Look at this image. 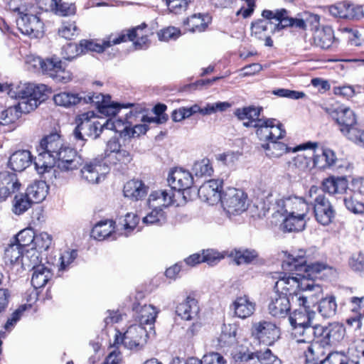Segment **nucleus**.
I'll list each match as a JSON object with an SVG mask.
<instances>
[{
  "instance_id": "nucleus-1",
  "label": "nucleus",
  "mask_w": 364,
  "mask_h": 364,
  "mask_svg": "<svg viewBox=\"0 0 364 364\" xmlns=\"http://www.w3.org/2000/svg\"><path fill=\"white\" fill-rule=\"evenodd\" d=\"M48 90L46 85L25 82L11 85L8 94L11 97L19 100L17 107L21 112L26 114L34 110L47 99Z\"/></svg>"
},
{
  "instance_id": "nucleus-2",
  "label": "nucleus",
  "mask_w": 364,
  "mask_h": 364,
  "mask_svg": "<svg viewBox=\"0 0 364 364\" xmlns=\"http://www.w3.org/2000/svg\"><path fill=\"white\" fill-rule=\"evenodd\" d=\"M303 290L305 295H295L299 309L294 310L289 316V321L291 328H298L314 322L316 313L309 309V306L307 304L311 302L314 303V297L318 296L322 293V288L320 285L316 284L314 281L303 284L301 282Z\"/></svg>"
},
{
  "instance_id": "nucleus-3",
  "label": "nucleus",
  "mask_w": 364,
  "mask_h": 364,
  "mask_svg": "<svg viewBox=\"0 0 364 364\" xmlns=\"http://www.w3.org/2000/svg\"><path fill=\"white\" fill-rule=\"evenodd\" d=\"M321 325L314 324V322L298 328H291V336L296 339L298 345L306 344V350L304 354L306 360H318V354L323 353L320 343Z\"/></svg>"
},
{
  "instance_id": "nucleus-4",
  "label": "nucleus",
  "mask_w": 364,
  "mask_h": 364,
  "mask_svg": "<svg viewBox=\"0 0 364 364\" xmlns=\"http://www.w3.org/2000/svg\"><path fill=\"white\" fill-rule=\"evenodd\" d=\"M63 140L57 133L45 136L40 143L42 150L35 158L33 164L38 173L49 171L55 166V156L65 146Z\"/></svg>"
},
{
  "instance_id": "nucleus-5",
  "label": "nucleus",
  "mask_w": 364,
  "mask_h": 364,
  "mask_svg": "<svg viewBox=\"0 0 364 364\" xmlns=\"http://www.w3.org/2000/svg\"><path fill=\"white\" fill-rule=\"evenodd\" d=\"M306 252L299 250L297 252L289 254L287 259L282 262V269L287 272H296V274L307 280H313L322 271L331 269L326 264L316 262L307 264L305 258Z\"/></svg>"
},
{
  "instance_id": "nucleus-6",
  "label": "nucleus",
  "mask_w": 364,
  "mask_h": 364,
  "mask_svg": "<svg viewBox=\"0 0 364 364\" xmlns=\"http://www.w3.org/2000/svg\"><path fill=\"white\" fill-rule=\"evenodd\" d=\"M333 118L339 126V130L347 139L364 148V130L358 128L356 116L350 108L338 107Z\"/></svg>"
},
{
  "instance_id": "nucleus-7",
  "label": "nucleus",
  "mask_w": 364,
  "mask_h": 364,
  "mask_svg": "<svg viewBox=\"0 0 364 364\" xmlns=\"http://www.w3.org/2000/svg\"><path fill=\"white\" fill-rule=\"evenodd\" d=\"M95 114L93 112L84 113L76 119V127L73 130V134L75 139L80 142V146H83L87 138L93 139L97 138L103 130V124L97 120L92 118Z\"/></svg>"
},
{
  "instance_id": "nucleus-8",
  "label": "nucleus",
  "mask_w": 364,
  "mask_h": 364,
  "mask_svg": "<svg viewBox=\"0 0 364 364\" xmlns=\"http://www.w3.org/2000/svg\"><path fill=\"white\" fill-rule=\"evenodd\" d=\"M247 194L242 190L228 188L223 193L222 205L228 215H240L247 208Z\"/></svg>"
},
{
  "instance_id": "nucleus-9",
  "label": "nucleus",
  "mask_w": 364,
  "mask_h": 364,
  "mask_svg": "<svg viewBox=\"0 0 364 364\" xmlns=\"http://www.w3.org/2000/svg\"><path fill=\"white\" fill-rule=\"evenodd\" d=\"M146 27V25L145 23H142L141 25L132 30L127 31V33L126 34L121 33L117 38H114L112 39L110 38L108 41H104L102 45L95 43L91 41L82 40L80 41V46L83 48L84 53L86 50L102 53L105 50V48H109L111 46L125 42L127 40L133 41L139 36L137 31L139 30H142Z\"/></svg>"
},
{
  "instance_id": "nucleus-10",
  "label": "nucleus",
  "mask_w": 364,
  "mask_h": 364,
  "mask_svg": "<svg viewBox=\"0 0 364 364\" xmlns=\"http://www.w3.org/2000/svg\"><path fill=\"white\" fill-rule=\"evenodd\" d=\"M151 333L144 326L132 325L121 337V341L125 348L139 350L145 346Z\"/></svg>"
},
{
  "instance_id": "nucleus-11",
  "label": "nucleus",
  "mask_w": 364,
  "mask_h": 364,
  "mask_svg": "<svg viewBox=\"0 0 364 364\" xmlns=\"http://www.w3.org/2000/svg\"><path fill=\"white\" fill-rule=\"evenodd\" d=\"M132 159L133 155L131 152L122 148L116 140L111 139L108 141L105 151L104 165H127L132 161Z\"/></svg>"
},
{
  "instance_id": "nucleus-12",
  "label": "nucleus",
  "mask_w": 364,
  "mask_h": 364,
  "mask_svg": "<svg viewBox=\"0 0 364 364\" xmlns=\"http://www.w3.org/2000/svg\"><path fill=\"white\" fill-rule=\"evenodd\" d=\"M17 26L23 34L33 38H38L43 33V23L37 15L25 11H20L18 18Z\"/></svg>"
},
{
  "instance_id": "nucleus-13",
  "label": "nucleus",
  "mask_w": 364,
  "mask_h": 364,
  "mask_svg": "<svg viewBox=\"0 0 364 364\" xmlns=\"http://www.w3.org/2000/svg\"><path fill=\"white\" fill-rule=\"evenodd\" d=\"M167 181L171 190L177 191L178 193L182 191L183 198L187 200L185 193L191 188L193 183V177L189 171L181 168H176L168 173Z\"/></svg>"
},
{
  "instance_id": "nucleus-14",
  "label": "nucleus",
  "mask_w": 364,
  "mask_h": 364,
  "mask_svg": "<svg viewBox=\"0 0 364 364\" xmlns=\"http://www.w3.org/2000/svg\"><path fill=\"white\" fill-rule=\"evenodd\" d=\"M313 210L316 220L322 225L331 223L336 215L332 204L324 195H318L316 197Z\"/></svg>"
},
{
  "instance_id": "nucleus-15",
  "label": "nucleus",
  "mask_w": 364,
  "mask_h": 364,
  "mask_svg": "<svg viewBox=\"0 0 364 364\" xmlns=\"http://www.w3.org/2000/svg\"><path fill=\"white\" fill-rule=\"evenodd\" d=\"M55 166L62 171L77 169L82 164V160L73 148L65 145L57 155H54Z\"/></svg>"
},
{
  "instance_id": "nucleus-16",
  "label": "nucleus",
  "mask_w": 364,
  "mask_h": 364,
  "mask_svg": "<svg viewBox=\"0 0 364 364\" xmlns=\"http://www.w3.org/2000/svg\"><path fill=\"white\" fill-rule=\"evenodd\" d=\"M223 181L212 179L205 182L198 190L199 198L210 205H215L222 201V188Z\"/></svg>"
},
{
  "instance_id": "nucleus-17",
  "label": "nucleus",
  "mask_w": 364,
  "mask_h": 364,
  "mask_svg": "<svg viewBox=\"0 0 364 364\" xmlns=\"http://www.w3.org/2000/svg\"><path fill=\"white\" fill-rule=\"evenodd\" d=\"M284 215H292L306 218L309 211V205L302 198L289 196L281 199L277 203Z\"/></svg>"
},
{
  "instance_id": "nucleus-18",
  "label": "nucleus",
  "mask_w": 364,
  "mask_h": 364,
  "mask_svg": "<svg viewBox=\"0 0 364 364\" xmlns=\"http://www.w3.org/2000/svg\"><path fill=\"white\" fill-rule=\"evenodd\" d=\"M253 333L267 345H272L279 338V330L270 321H262L253 325Z\"/></svg>"
},
{
  "instance_id": "nucleus-19",
  "label": "nucleus",
  "mask_w": 364,
  "mask_h": 364,
  "mask_svg": "<svg viewBox=\"0 0 364 364\" xmlns=\"http://www.w3.org/2000/svg\"><path fill=\"white\" fill-rule=\"evenodd\" d=\"M107 168L102 161L95 159L86 164L81 169L82 178L88 183H98L101 178H104Z\"/></svg>"
},
{
  "instance_id": "nucleus-20",
  "label": "nucleus",
  "mask_w": 364,
  "mask_h": 364,
  "mask_svg": "<svg viewBox=\"0 0 364 364\" xmlns=\"http://www.w3.org/2000/svg\"><path fill=\"white\" fill-rule=\"evenodd\" d=\"M21 187L17 176L14 173L3 171L0 173V203L12 193L17 192Z\"/></svg>"
},
{
  "instance_id": "nucleus-21",
  "label": "nucleus",
  "mask_w": 364,
  "mask_h": 364,
  "mask_svg": "<svg viewBox=\"0 0 364 364\" xmlns=\"http://www.w3.org/2000/svg\"><path fill=\"white\" fill-rule=\"evenodd\" d=\"M316 146V144H312L311 142H308L304 144L299 145L291 149L290 147H288L285 144L282 142H279L277 141H272L268 143L264 144L262 145V147L267 151V155L270 157H279L283 154L293 151L296 152L300 150H306L307 148H314Z\"/></svg>"
},
{
  "instance_id": "nucleus-22",
  "label": "nucleus",
  "mask_w": 364,
  "mask_h": 364,
  "mask_svg": "<svg viewBox=\"0 0 364 364\" xmlns=\"http://www.w3.org/2000/svg\"><path fill=\"white\" fill-rule=\"evenodd\" d=\"M291 309L289 298L288 296L279 292H274L271 296L268 306L269 314L274 317L284 318L289 312Z\"/></svg>"
},
{
  "instance_id": "nucleus-23",
  "label": "nucleus",
  "mask_w": 364,
  "mask_h": 364,
  "mask_svg": "<svg viewBox=\"0 0 364 364\" xmlns=\"http://www.w3.org/2000/svg\"><path fill=\"white\" fill-rule=\"evenodd\" d=\"M289 276H284L279 279V280L276 282L274 288L276 289L275 292H279V294L289 295L292 296V299L295 297L296 290L299 287L300 279H304L300 276L296 274V273H293V272H289ZM298 296L301 295L300 294H297Z\"/></svg>"
},
{
  "instance_id": "nucleus-24",
  "label": "nucleus",
  "mask_w": 364,
  "mask_h": 364,
  "mask_svg": "<svg viewBox=\"0 0 364 364\" xmlns=\"http://www.w3.org/2000/svg\"><path fill=\"white\" fill-rule=\"evenodd\" d=\"M200 308L198 301L192 296H187L180 303L176 309V314L186 321H196L198 318Z\"/></svg>"
},
{
  "instance_id": "nucleus-25",
  "label": "nucleus",
  "mask_w": 364,
  "mask_h": 364,
  "mask_svg": "<svg viewBox=\"0 0 364 364\" xmlns=\"http://www.w3.org/2000/svg\"><path fill=\"white\" fill-rule=\"evenodd\" d=\"M344 334L345 328L339 323H332L327 326H321L320 343L323 346L330 345L332 343L341 340Z\"/></svg>"
},
{
  "instance_id": "nucleus-26",
  "label": "nucleus",
  "mask_w": 364,
  "mask_h": 364,
  "mask_svg": "<svg viewBox=\"0 0 364 364\" xmlns=\"http://www.w3.org/2000/svg\"><path fill=\"white\" fill-rule=\"evenodd\" d=\"M175 203V193L171 189L158 190L151 193L148 203L150 208H166Z\"/></svg>"
},
{
  "instance_id": "nucleus-27",
  "label": "nucleus",
  "mask_w": 364,
  "mask_h": 364,
  "mask_svg": "<svg viewBox=\"0 0 364 364\" xmlns=\"http://www.w3.org/2000/svg\"><path fill=\"white\" fill-rule=\"evenodd\" d=\"M313 44L321 49L327 50L336 42L333 30L326 26L314 31L312 37Z\"/></svg>"
},
{
  "instance_id": "nucleus-28",
  "label": "nucleus",
  "mask_w": 364,
  "mask_h": 364,
  "mask_svg": "<svg viewBox=\"0 0 364 364\" xmlns=\"http://www.w3.org/2000/svg\"><path fill=\"white\" fill-rule=\"evenodd\" d=\"M33 161V156L28 150H18L9 157L8 166L14 171L21 172L28 168Z\"/></svg>"
},
{
  "instance_id": "nucleus-29",
  "label": "nucleus",
  "mask_w": 364,
  "mask_h": 364,
  "mask_svg": "<svg viewBox=\"0 0 364 364\" xmlns=\"http://www.w3.org/2000/svg\"><path fill=\"white\" fill-rule=\"evenodd\" d=\"M262 107H256L254 106H248L235 109L234 114L240 120H245L243 125L245 127H254V124H257V121H260Z\"/></svg>"
},
{
  "instance_id": "nucleus-30",
  "label": "nucleus",
  "mask_w": 364,
  "mask_h": 364,
  "mask_svg": "<svg viewBox=\"0 0 364 364\" xmlns=\"http://www.w3.org/2000/svg\"><path fill=\"white\" fill-rule=\"evenodd\" d=\"M134 115L133 112L130 111L125 114L124 119H109L103 124V129L113 130L118 132L121 136H127L130 134V127L132 125L131 121L132 117Z\"/></svg>"
},
{
  "instance_id": "nucleus-31",
  "label": "nucleus",
  "mask_w": 364,
  "mask_h": 364,
  "mask_svg": "<svg viewBox=\"0 0 364 364\" xmlns=\"http://www.w3.org/2000/svg\"><path fill=\"white\" fill-rule=\"evenodd\" d=\"M134 309L136 312V319L139 322V325L141 326H144V325H149L150 333H153V334H154L155 332L152 326L155 322L156 317L158 314L156 308L151 304H145L140 307L135 306Z\"/></svg>"
},
{
  "instance_id": "nucleus-32",
  "label": "nucleus",
  "mask_w": 364,
  "mask_h": 364,
  "mask_svg": "<svg viewBox=\"0 0 364 364\" xmlns=\"http://www.w3.org/2000/svg\"><path fill=\"white\" fill-rule=\"evenodd\" d=\"M232 306L235 315L242 319L250 317L255 311V303L247 295L237 296Z\"/></svg>"
},
{
  "instance_id": "nucleus-33",
  "label": "nucleus",
  "mask_w": 364,
  "mask_h": 364,
  "mask_svg": "<svg viewBox=\"0 0 364 364\" xmlns=\"http://www.w3.org/2000/svg\"><path fill=\"white\" fill-rule=\"evenodd\" d=\"M146 186L140 180H131L127 181L124 186V195L134 200H139L144 198L148 193Z\"/></svg>"
},
{
  "instance_id": "nucleus-34",
  "label": "nucleus",
  "mask_w": 364,
  "mask_h": 364,
  "mask_svg": "<svg viewBox=\"0 0 364 364\" xmlns=\"http://www.w3.org/2000/svg\"><path fill=\"white\" fill-rule=\"evenodd\" d=\"M39 7L46 11H53L60 16H69L75 12L73 4L62 2L61 0H45L44 2L39 3Z\"/></svg>"
},
{
  "instance_id": "nucleus-35",
  "label": "nucleus",
  "mask_w": 364,
  "mask_h": 364,
  "mask_svg": "<svg viewBox=\"0 0 364 364\" xmlns=\"http://www.w3.org/2000/svg\"><path fill=\"white\" fill-rule=\"evenodd\" d=\"M348 188V181L344 177L331 176L322 182V190L329 194L344 193Z\"/></svg>"
},
{
  "instance_id": "nucleus-36",
  "label": "nucleus",
  "mask_w": 364,
  "mask_h": 364,
  "mask_svg": "<svg viewBox=\"0 0 364 364\" xmlns=\"http://www.w3.org/2000/svg\"><path fill=\"white\" fill-rule=\"evenodd\" d=\"M46 184L43 181H36L28 186L25 193L33 203H38L43 201L47 195Z\"/></svg>"
},
{
  "instance_id": "nucleus-37",
  "label": "nucleus",
  "mask_w": 364,
  "mask_h": 364,
  "mask_svg": "<svg viewBox=\"0 0 364 364\" xmlns=\"http://www.w3.org/2000/svg\"><path fill=\"white\" fill-rule=\"evenodd\" d=\"M312 158L313 156L311 155V151L299 154L293 159L292 161L289 163V166L298 173L309 171L314 168Z\"/></svg>"
},
{
  "instance_id": "nucleus-38",
  "label": "nucleus",
  "mask_w": 364,
  "mask_h": 364,
  "mask_svg": "<svg viewBox=\"0 0 364 364\" xmlns=\"http://www.w3.org/2000/svg\"><path fill=\"white\" fill-rule=\"evenodd\" d=\"M53 100L58 106L69 107L82 103V93L62 92L55 95Z\"/></svg>"
},
{
  "instance_id": "nucleus-39",
  "label": "nucleus",
  "mask_w": 364,
  "mask_h": 364,
  "mask_svg": "<svg viewBox=\"0 0 364 364\" xmlns=\"http://www.w3.org/2000/svg\"><path fill=\"white\" fill-rule=\"evenodd\" d=\"M306 218L292 215H285V218L281 225L284 232H299L304 229Z\"/></svg>"
},
{
  "instance_id": "nucleus-40",
  "label": "nucleus",
  "mask_w": 364,
  "mask_h": 364,
  "mask_svg": "<svg viewBox=\"0 0 364 364\" xmlns=\"http://www.w3.org/2000/svg\"><path fill=\"white\" fill-rule=\"evenodd\" d=\"M114 230L112 220H105L97 223L92 230V237L98 240H103L112 235Z\"/></svg>"
},
{
  "instance_id": "nucleus-41",
  "label": "nucleus",
  "mask_w": 364,
  "mask_h": 364,
  "mask_svg": "<svg viewBox=\"0 0 364 364\" xmlns=\"http://www.w3.org/2000/svg\"><path fill=\"white\" fill-rule=\"evenodd\" d=\"M277 119L274 118L262 117L260 121H257V124H254L256 134L259 139L262 141H270L272 125L276 122Z\"/></svg>"
},
{
  "instance_id": "nucleus-42",
  "label": "nucleus",
  "mask_w": 364,
  "mask_h": 364,
  "mask_svg": "<svg viewBox=\"0 0 364 364\" xmlns=\"http://www.w3.org/2000/svg\"><path fill=\"white\" fill-rule=\"evenodd\" d=\"M33 275L31 277V284L35 289L44 287L50 279L51 274L50 270L44 265L36 267L33 269Z\"/></svg>"
},
{
  "instance_id": "nucleus-43",
  "label": "nucleus",
  "mask_w": 364,
  "mask_h": 364,
  "mask_svg": "<svg viewBox=\"0 0 364 364\" xmlns=\"http://www.w3.org/2000/svg\"><path fill=\"white\" fill-rule=\"evenodd\" d=\"M33 203L26 193L17 194L12 201V212L16 215H21L27 211Z\"/></svg>"
},
{
  "instance_id": "nucleus-44",
  "label": "nucleus",
  "mask_w": 364,
  "mask_h": 364,
  "mask_svg": "<svg viewBox=\"0 0 364 364\" xmlns=\"http://www.w3.org/2000/svg\"><path fill=\"white\" fill-rule=\"evenodd\" d=\"M360 194L358 193H346L343 198L346 208L354 214L364 213V203L359 201L358 198Z\"/></svg>"
},
{
  "instance_id": "nucleus-45",
  "label": "nucleus",
  "mask_w": 364,
  "mask_h": 364,
  "mask_svg": "<svg viewBox=\"0 0 364 364\" xmlns=\"http://www.w3.org/2000/svg\"><path fill=\"white\" fill-rule=\"evenodd\" d=\"M237 328L234 325H224L222 333L219 337L220 345L224 346H232L237 343Z\"/></svg>"
},
{
  "instance_id": "nucleus-46",
  "label": "nucleus",
  "mask_w": 364,
  "mask_h": 364,
  "mask_svg": "<svg viewBox=\"0 0 364 364\" xmlns=\"http://www.w3.org/2000/svg\"><path fill=\"white\" fill-rule=\"evenodd\" d=\"M207 22L200 14H193L184 21L186 29L191 32H202L207 27Z\"/></svg>"
},
{
  "instance_id": "nucleus-47",
  "label": "nucleus",
  "mask_w": 364,
  "mask_h": 364,
  "mask_svg": "<svg viewBox=\"0 0 364 364\" xmlns=\"http://www.w3.org/2000/svg\"><path fill=\"white\" fill-rule=\"evenodd\" d=\"M337 304L333 296L322 299L318 305V311L324 318H331L336 315Z\"/></svg>"
},
{
  "instance_id": "nucleus-48",
  "label": "nucleus",
  "mask_w": 364,
  "mask_h": 364,
  "mask_svg": "<svg viewBox=\"0 0 364 364\" xmlns=\"http://www.w3.org/2000/svg\"><path fill=\"white\" fill-rule=\"evenodd\" d=\"M21 113L17 105L10 107L1 112L0 114V131L6 132V129H2V127L14 123L19 118Z\"/></svg>"
},
{
  "instance_id": "nucleus-49",
  "label": "nucleus",
  "mask_w": 364,
  "mask_h": 364,
  "mask_svg": "<svg viewBox=\"0 0 364 364\" xmlns=\"http://www.w3.org/2000/svg\"><path fill=\"white\" fill-rule=\"evenodd\" d=\"M23 255L22 247L19 245L11 244L5 250L4 259L6 263H10L11 264L18 263L19 261L22 263Z\"/></svg>"
},
{
  "instance_id": "nucleus-50",
  "label": "nucleus",
  "mask_w": 364,
  "mask_h": 364,
  "mask_svg": "<svg viewBox=\"0 0 364 364\" xmlns=\"http://www.w3.org/2000/svg\"><path fill=\"white\" fill-rule=\"evenodd\" d=\"M274 21L269 22L267 20L259 19L252 22L251 25L252 35L259 39H263L265 34L272 33L270 28H272L271 24L272 25Z\"/></svg>"
},
{
  "instance_id": "nucleus-51",
  "label": "nucleus",
  "mask_w": 364,
  "mask_h": 364,
  "mask_svg": "<svg viewBox=\"0 0 364 364\" xmlns=\"http://www.w3.org/2000/svg\"><path fill=\"white\" fill-rule=\"evenodd\" d=\"M41 262L40 252L33 247H31L29 250H26L22 257V265L28 268L31 267L32 269H35L37 266L41 265Z\"/></svg>"
},
{
  "instance_id": "nucleus-52",
  "label": "nucleus",
  "mask_w": 364,
  "mask_h": 364,
  "mask_svg": "<svg viewBox=\"0 0 364 364\" xmlns=\"http://www.w3.org/2000/svg\"><path fill=\"white\" fill-rule=\"evenodd\" d=\"M323 354H318V360H308L309 362H318V364H348L347 358L342 353L338 352L330 353L324 358H321V355Z\"/></svg>"
},
{
  "instance_id": "nucleus-53",
  "label": "nucleus",
  "mask_w": 364,
  "mask_h": 364,
  "mask_svg": "<svg viewBox=\"0 0 364 364\" xmlns=\"http://www.w3.org/2000/svg\"><path fill=\"white\" fill-rule=\"evenodd\" d=\"M278 21L271 24L272 32H276L287 26H292L293 18L288 16V11L284 9L278 10Z\"/></svg>"
},
{
  "instance_id": "nucleus-54",
  "label": "nucleus",
  "mask_w": 364,
  "mask_h": 364,
  "mask_svg": "<svg viewBox=\"0 0 364 364\" xmlns=\"http://www.w3.org/2000/svg\"><path fill=\"white\" fill-rule=\"evenodd\" d=\"M257 362L259 364H282V360L269 348L257 351Z\"/></svg>"
},
{
  "instance_id": "nucleus-55",
  "label": "nucleus",
  "mask_w": 364,
  "mask_h": 364,
  "mask_svg": "<svg viewBox=\"0 0 364 364\" xmlns=\"http://www.w3.org/2000/svg\"><path fill=\"white\" fill-rule=\"evenodd\" d=\"M192 171L196 176L198 177L210 176L213 172V169L208 159H203L194 163Z\"/></svg>"
},
{
  "instance_id": "nucleus-56",
  "label": "nucleus",
  "mask_w": 364,
  "mask_h": 364,
  "mask_svg": "<svg viewBox=\"0 0 364 364\" xmlns=\"http://www.w3.org/2000/svg\"><path fill=\"white\" fill-rule=\"evenodd\" d=\"M131 104L121 105L111 102L109 95H107V100L100 107L99 112L107 116H114L121 107H128Z\"/></svg>"
},
{
  "instance_id": "nucleus-57",
  "label": "nucleus",
  "mask_w": 364,
  "mask_h": 364,
  "mask_svg": "<svg viewBox=\"0 0 364 364\" xmlns=\"http://www.w3.org/2000/svg\"><path fill=\"white\" fill-rule=\"evenodd\" d=\"M52 243V237L47 232H41L35 235L33 242V248L39 251H46Z\"/></svg>"
},
{
  "instance_id": "nucleus-58",
  "label": "nucleus",
  "mask_w": 364,
  "mask_h": 364,
  "mask_svg": "<svg viewBox=\"0 0 364 364\" xmlns=\"http://www.w3.org/2000/svg\"><path fill=\"white\" fill-rule=\"evenodd\" d=\"M84 53V50L80 46L73 43H68L62 49L63 58L71 61L76 57Z\"/></svg>"
},
{
  "instance_id": "nucleus-59",
  "label": "nucleus",
  "mask_w": 364,
  "mask_h": 364,
  "mask_svg": "<svg viewBox=\"0 0 364 364\" xmlns=\"http://www.w3.org/2000/svg\"><path fill=\"white\" fill-rule=\"evenodd\" d=\"M35 239V233L31 228H26L20 231L16 237V240L17 245L22 248L33 244Z\"/></svg>"
},
{
  "instance_id": "nucleus-60",
  "label": "nucleus",
  "mask_w": 364,
  "mask_h": 364,
  "mask_svg": "<svg viewBox=\"0 0 364 364\" xmlns=\"http://www.w3.org/2000/svg\"><path fill=\"white\" fill-rule=\"evenodd\" d=\"M58 33L63 38L71 40L78 35L77 28L75 22H64L58 30Z\"/></svg>"
},
{
  "instance_id": "nucleus-61",
  "label": "nucleus",
  "mask_w": 364,
  "mask_h": 364,
  "mask_svg": "<svg viewBox=\"0 0 364 364\" xmlns=\"http://www.w3.org/2000/svg\"><path fill=\"white\" fill-rule=\"evenodd\" d=\"M258 256L255 250H246L236 252L235 260L237 264H249L252 262Z\"/></svg>"
},
{
  "instance_id": "nucleus-62",
  "label": "nucleus",
  "mask_w": 364,
  "mask_h": 364,
  "mask_svg": "<svg viewBox=\"0 0 364 364\" xmlns=\"http://www.w3.org/2000/svg\"><path fill=\"white\" fill-rule=\"evenodd\" d=\"M107 100V95H103L102 94H88L85 95L82 93V103L81 105L85 104H95L98 109Z\"/></svg>"
},
{
  "instance_id": "nucleus-63",
  "label": "nucleus",
  "mask_w": 364,
  "mask_h": 364,
  "mask_svg": "<svg viewBox=\"0 0 364 364\" xmlns=\"http://www.w3.org/2000/svg\"><path fill=\"white\" fill-rule=\"evenodd\" d=\"M62 63H63L61 60H60L58 58L53 57L47 58L45 60L41 71L44 74L48 75L52 77L53 74L55 73L56 70H58Z\"/></svg>"
},
{
  "instance_id": "nucleus-64",
  "label": "nucleus",
  "mask_w": 364,
  "mask_h": 364,
  "mask_svg": "<svg viewBox=\"0 0 364 364\" xmlns=\"http://www.w3.org/2000/svg\"><path fill=\"white\" fill-rule=\"evenodd\" d=\"M234 358L242 364H255L257 362V351L237 352L235 354Z\"/></svg>"
}]
</instances>
